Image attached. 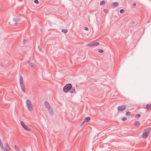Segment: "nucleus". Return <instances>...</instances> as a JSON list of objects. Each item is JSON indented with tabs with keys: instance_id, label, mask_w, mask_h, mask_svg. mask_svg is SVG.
<instances>
[{
	"instance_id": "obj_16",
	"label": "nucleus",
	"mask_w": 151,
	"mask_h": 151,
	"mask_svg": "<svg viewBox=\"0 0 151 151\" xmlns=\"http://www.w3.org/2000/svg\"><path fill=\"white\" fill-rule=\"evenodd\" d=\"M5 147L4 148H8L9 149H11L8 143H6L5 144Z\"/></svg>"
},
{
	"instance_id": "obj_17",
	"label": "nucleus",
	"mask_w": 151,
	"mask_h": 151,
	"mask_svg": "<svg viewBox=\"0 0 151 151\" xmlns=\"http://www.w3.org/2000/svg\"><path fill=\"white\" fill-rule=\"evenodd\" d=\"M28 63H29V65L31 67H33V66L34 64L33 63L31 62L30 61H28Z\"/></svg>"
},
{
	"instance_id": "obj_1",
	"label": "nucleus",
	"mask_w": 151,
	"mask_h": 151,
	"mask_svg": "<svg viewBox=\"0 0 151 151\" xmlns=\"http://www.w3.org/2000/svg\"><path fill=\"white\" fill-rule=\"evenodd\" d=\"M150 131L151 128L150 127L145 129L142 134V137L144 139L146 138L148 136Z\"/></svg>"
},
{
	"instance_id": "obj_28",
	"label": "nucleus",
	"mask_w": 151,
	"mask_h": 151,
	"mask_svg": "<svg viewBox=\"0 0 151 151\" xmlns=\"http://www.w3.org/2000/svg\"><path fill=\"white\" fill-rule=\"evenodd\" d=\"M127 118L126 117H124L122 119V121H125L126 120H127Z\"/></svg>"
},
{
	"instance_id": "obj_2",
	"label": "nucleus",
	"mask_w": 151,
	"mask_h": 151,
	"mask_svg": "<svg viewBox=\"0 0 151 151\" xmlns=\"http://www.w3.org/2000/svg\"><path fill=\"white\" fill-rule=\"evenodd\" d=\"M26 103L28 110L30 111H32L33 110V106L31 101L27 99L26 101Z\"/></svg>"
},
{
	"instance_id": "obj_13",
	"label": "nucleus",
	"mask_w": 151,
	"mask_h": 151,
	"mask_svg": "<svg viewBox=\"0 0 151 151\" xmlns=\"http://www.w3.org/2000/svg\"><path fill=\"white\" fill-rule=\"evenodd\" d=\"M19 83H24L23 78L22 76H20Z\"/></svg>"
},
{
	"instance_id": "obj_15",
	"label": "nucleus",
	"mask_w": 151,
	"mask_h": 151,
	"mask_svg": "<svg viewBox=\"0 0 151 151\" xmlns=\"http://www.w3.org/2000/svg\"><path fill=\"white\" fill-rule=\"evenodd\" d=\"M134 125L137 127H138L139 126V123L138 121H136L134 122Z\"/></svg>"
},
{
	"instance_id": "obj_19",
	"label": "nucleus",
	"mask_w": 151,
	"mask_h": 151,
	"mask_svg": "<svg viewBox=\"0 0 151 151\" xmlns=\"http://www.w3.org/2000/svg\"><path fill=\"white\" fill-rule=\"evenodd\" d=\"M13 21L15 22H19L20 20V19L14 18L13 19Z\"/></svg>"
},
{
	"instance_id": "obj_9",
	"label": "nucleus",
	"mask_w": 151,
	"mask_h": 151,
	"mask_svg": "<svg viewBox=\"0 0 151 151\" xmlns=\"http://www.w3.org/2000/svg\"><path fill=\"white\" fill-rule=\"evenodd\" d=\"M44 104L45 107L47 109L49 108L50 107V106L48 103L46 101L44 102Z\"/></svg>"
},
{
	"instance_id": "obj_27",
	"label": "nucleus",
	"mask_w": 151,
	"mask_h": 151,
	"mask_svg": "<svg viewBox=\"0 0 151 151\" xmlns=\"http://www.w3.org/2000/svg\"><path fill=\"white\" fill-rule=\"evenodd\" d=\"M119 12H120V13L121 14H122V13H124V10L123 9H121L120 10V11Z\"/></svg>"
},
{
	"instance_id": "obj_11",
	"label": "nucleus",
	"mask_w": 151,
	"mask_h": 151,
	"mask_svg": "<svg viewBox=\"0 0 151 151\" xmlns=\"http://www.w3.org/2000/svg\"><path fill=\"white\" fill-rule=\"evenodd\" d=\"M75 91V89L74 87H72V88L70 90V92L71 93H74Z\"/></svg>"
},
{
	"instance_id": "obj_5",
	"label": "nucleus",
	"mask_w": 151,
	"mask_h": 151,
	"mask_svg": "<svg viewBox=\"0 0 151 151\" xmlns=\"http://www.w3.org/2000/svg\"><path fill=\"white\" fill-rule=\"evenodd\" d=\"M20 122L22 127L25 130L28 131H30V129L27 126L24 124V122L21 121Z\"/></svg>"
},
{
	"instance_id": "obj_31",
	"label": "nucleus",
	"mask_w": 151,
	"mask_h": 151,
	"mask_svg": "<svg viewBox=\"0 0 151 151\" xmlns=\"http://www.w3.org/2000/svg\"><path fill=\"white\" fill-rule=\"evenodd\" d=\"M34 2L36 4H37L39 3V1L38 0H35Z\"/></svg>"
},
{
	"instance_id": "obj_23",
	"label": "nucleus",
	"mask_w": 151,
	"mask_h": 151,
	"mask_svg": "<svg viewBox=\"0 0 151 151\" xmlns=\"http://www.w3.org/2000/svg\"><path fill=\"white\" fill-rule=\"evenodd\" d=\"M140 117V115L139 114H137L135 115V117L136 118H139Z\"/></svg>"
},
{
	"instance_id": "obj_8",
	"label": "nucleus",
	"mask_w": 151,
	"mask_h": 151,
	"mask_svg": "<svg viewBox=\"0 0 151 151\" xmlns=\"http://www.w3.org/2000/svg\"><path fill=\"white\" fill-rule=\"evenodd\" d=\"M119 5V3L117 2H115L112 3L111 6L112 8H114L116 7Z\"/></svg>"
},
{
	"instance_id": "obj_10",
	"label": "nucleus",
	"mask_w": 151,
	"mask_h": 151,
	"mask_svg": "<svg viewBox=\"0 0 151 151\" xmlns=\"http://www.w3.org/2000/svg\"><path fill=\"white\" fill-rule=\"evenodd\" d=\"M146 108L149 110H151V104H147L146 105Z\"/></svg>"
},
{
	"instance_id": "obj_21",
	"label": "nucleus",
	"mask_w": 151,
	"mask_h": 151,
	"mask_svg": "<svg viewBox=\"0 0 151 151\" xmlns=\"http://www.w3.org/2000/svg\"><path fill=\"white\" fill-rule=\"evenodd\" d=\"M105 3V1H101L100 4L101 5H104Z\"/></svg>"
},
{
	"instance_id": "obj_12",
	"label": "nucleus",
	"mask_w": 151,
	"mask_h": 151,
	"mask_svg": "<svg viewBox=\"0 0 151 151\" xmlns=\"http://www.w3.org/2000/svg\"><path fill=\"white\" fill-rule=\"evenodd\" d=\"M90 118L89 117H87L85 118L84 119V122H88L90 120Z\"/></svg>"
},
{
	"instance_id": "obj_7",
	"label": "nucleus",
	"mask_w": 151,
	"mask_h": 151,
	"mask_svg": "<svg viewBox=\"0 0 151 151\" xmlns=\"http://www.w3.org/2000/svg\"><path fill=\"white\" fill-rule=\"evenodd\" d=\"M20 86L21 87V88L22 91L24 92L25 93L26 92L25 88V87L24 85V83H20Z\"/></svg>"
},
{
	"instance_id": "obj_29",
	"label": "nucleus",
	"mask_w": 151,
	"mask_h": 151,
	"mask_svg": "<svg viewBox=\"0 0 151 151\" xmlns=\"http://www.w3.org/2000/svg\"><path fill=\"white\" fill-rule=\"evenodd\" d=\"M84 29L85 30H86V31H88V28L87 27H84Z\"/></svg>"
},
{
	"instance_id": "obj_6",
	"label": "nucleus",
	"mask_w": 151,
	"mask_h": 151,
	"mask_svg": "<svg viewBox=\"0 0 151 151\" xmlns=\"http://www.w3.org/2000/svg\"><path fill=\"white\" fill-rule=\"evenodd\" d=\"M126 108L127 106L124 105L119 106L117 109L119 110L122 111L125 109Z\"/></svg>"
},
{
	"instance_id": "obj_32",
	"label": "nucleus",
	"mask_w": 151,
	"mask_h": 151,
	"mask_svg": "<svg viewBox=\"0 0 151 151\" xmlns=\"http://www.w3.org/2000/svg\"><path fill=\"white\" fill-rule=\"evenodd\" d=\"M85 122H84V121L83 122H82L81 123V124L80 125L81 126V125H83V124Z\"/></svg>"
},
{
	"instance_id": "obj_34",
	"label": "nucleus",
	"mask_w": 151,
	"mask_h": 151,
	"mask_svg": "<svg viewBox=\"0 0 151 151\" xmlns=\"http://www.w3.org/2000/svg\"><path fill=\"white\" fill-rule=\"evenodd\" d=\"M132 5L133 6H135L136 5V3H133L132 4Z\"/></svg>"
},
{
	"instance_id": "obj_25",
	"label": "nucleus",
	"mask_w": 151,
	"mask_h": 151,
	"mask_svg": "<svg viewBox=\"0 0 151 151\" xmlns=\"http://www.w3.org/2000/svg\"><path fill=\"white\" fill-rule=\"evenodd\" d=\"M126 114L127 116H130L131 115V113L129 111H127L126 112Z\"/></svg>"
},
{
	"instance_id": "obj_24",
	"label": "nucleus",
	"mask_w": 151,
	"mask_h": 151,
	"mask_svg": "<svg viewBox=\"0 0 151 151\" xmlns=\"http://www.w3.org/2000/svg\"><path fill=\"white\" fill-rule=\"evenodd\" d=\"M14 148H15V149L17 150V151H19V147H18L16 146V145H15L14 146Z\"/></svg>"
},
{
	"instance_id": "obj_36",
	"label": "nucleus",
	"mask_w": 151,
	"mask_h": 151,
	"mask_svg": "<svg viewBox=\"0 0 151 151\" xmlns=\"http://www.w3.org/2000/svg\"><path fill=\"white\" fill-rule=\"evenodd\" d=\"M132 24H134V22H132Z\"/></svg>"
},
{
	"instance_id": "obj_26",
	"label": "nucleus",
	"mask_w": 151,
	"mask_h": 151,
	"mask_svg": "<svg viewBox=\"0 0 151 151\" xmlns=\"http://www.w3.org/2000/svg\"><path fill=\"white\" fill-rule=\"evenodd\" d=\"M103 11L106 14H107L108 13V10L106 9H104L103 10Z\"/></svg>"
},
{
	"instance_id": "obj_33",
	"label": "nucleus",
	"mask_w": 151,
	"mask_h": 151,
	"mask_svg": "<svg viewBox=\"0 0 151 151\" xmlns=\"http://www.w3.org/2000/svg\"><path fill=\"white\" fill-rule=\"evenodd\" d=\"M27 42V41L26 40H24L23 41V43H24V44H25V43H26V42Z\"/></svg>"
},
{
	"instance_id": "obj_20",
	"label": "nucleus",
	"mask_w": 151,
	"mask_h": 151,
	"mask_svg": "<svg viewBox=\"0 0 151 151\" xmlns=\"http://www.w3.org/2000/svg\"><path fill=\"white\" fill-rule=\"evenodd\" d=\"M0 146L2 149L3 150V148H4V147L2 143L1 140L0 141Z\"/></svg>"
},
{
	"instance_id": "obj_18",
	"label": "nucleus",
	"mask_w": 151,
	"mask_h": 151,
	"mask_svg": "<svg viewBox=\"0 0 151 151\" xmlns=\"http://www.w3.org/2000/svg\"><path fill=\"white\" fill-rule=\"evenodd\" d=\"M3 151H11V149H9V148H4L3 150H2Z\"/></svg>"
},
{
	"instance_id": "obj_22",
	"label": "nucleus",
	"mask_w": 151,
	"mask_h": 151,
	"mask_svg": "<svg viewBox=\"0 0 151 151\" xmlns=\"http://www.w3.org/2000/svg\"><path fill=\"white\" fill-rule=\"evenodd\" d=\"M62 32L66 34L68 32V30L66 29H63L62 30Z\"/></svg>"
},
{
	"instance_id": "obj_35",
	"label": "nucleus",
	"mask_w": 151,
	"mask_h": 151,
	"mask_svg": "<svg viewBox=\"0 0 151 151\" xmlns=\"http://www.w3.org/2000/svg\"><path fill=\"white\" fill-rule=\"evenodd\" d=\"M23 151H26V150L25 149L23 150Z\"/></svg>"
},
{
	"instance_id": "obj_30",
	"label": "nucleus",
	"mask_w": 151,
	"mask_h": 151,
	"mask_svg": "<svg viewBox=\"0 0 151 151\" xmlns=\"http://www.w3.org/2000/svg\"><path fill=\"white\" fill-rule=\"evenodd\" d=\"M99 52H100V53H102L103 52H104V51L103 50H101V49H100L99 50Z\"/></svg>"
},
{
	"instance_id": "obj_14",
	"label": "nucleus",
	"mask_w": 151,
	"mask_h": 151,
	"mask_svg": "<svg viewBox=\"0 0 151 151\" xmlns=\"http://www.w3.org/2000/svg\"><path fill=\"white\" fill-rule=\"evenodd\" d=\"M47 109H48L49 112L50 113V114L53 115V111L52 109L51 108V107H50L49 108H48Z\"/></svg>"
},
{
	"instance_id": "obj_3",
	"label": "nucleus",
	"mask_w": 151,
	"mask_h": 151,
	"mask_svg": "<svg viewBox=\"0 0 151 151\" xmlns=\"http://www.w3.org/2000/svg\"><path fill=\"white\" fill-rule=\"evenodd\" d=\"M72 85L71 83L66 85L63 88V91L65 93L68 92L72 88Z\"/></svg>"
},
{
	"instance_id": "obj_4",
	"label": "nucleus",
	"mask_w": 151,
	"mask_h": 151,
	"mask_svg": "<svg viewBox=\"0 0 151 151\" xmlns=\"http://www.w3.org/2000/svg\"><path fill=\"white\" fill-rule=\"evenodd\" d=\"M99 44V43L98 42H90L88 44H87L86 45V46H95L98 45Z\"/></svg>"
}]
</instances>
